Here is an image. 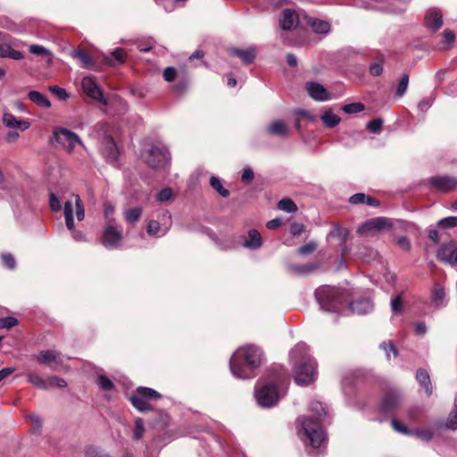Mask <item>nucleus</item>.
Here are the masks:
<instances>
[{"mask_svg":"<svg viewBox=\"0 0 457 457\" xmlns=\"http://www.w3.org/2000/svg\"><path fill=\"white\" fill-rule=\"evenodd\" d=\"M289 385L287 370L280 366H273L270 369L266 379L260 382L255 388V398L259 405L271 407L275 405Z\"/></svg>","mask_w":457,"mask_h":457,"instance_id":"obj_1","label":"nucleus"},{"mask_svg":"<svg viewBox=\"0 0 457 457\" xmlns=\"http://www.w3.org/2000/svg\"><path fill=\"white\" fill-rule=\"evenodd\" d=\"M262 357V349L256 345L239 347L230 357V370L238 378L254 377V370L261 365Z\"/></svg>","mask_w":457,"mask_h":457,"instance_id":"obj_2","label":"nucleus"},{"mask_svg":"<svg viewBox=\"0 0 457 457\" xmlns=\"http://www.w3.org/2000/svg\"><path fill=\"white\" fill-rule=\"evenodd\" d=\"M314 294L321 309L334 312L345 310L351 297L348 290L328 285L318 287Z\"/></svg>","mask_w":457,"mask_h":457,"instance_id":"obj_3","label":"nucleus"},{"mask_svg":"<svg viewBox=\"0 0 457 457\" xmlns=\"http://www.w3.org/2000/svg\"><path fill=\"white\" fill-rule=\"evenodd\" d=\"M311 408L316 412V418L304 417L302 420V428L304 436L309 440L312 448H319L325 439L324 431L321 428L320 421L322 417L327 415L326 407L320 402L312 403Z\"/></svg>","mask_w":457,"mask_h":457,"instance_id":"obj_4","label":"nucleus"},{"mask_svg":"<svg viewBox=\"0 0 457 457\" xmlns=\"http://www.w3.org/2000/svg\"><path fill=\"white\" fill-rule=\"evenodd\" d=\"M162 395L153 388L138 386L130 395L129 401L133 407L138 411L145 412L153 410V406L148 402L160 399Z\"/></svg>","mask_w":457,"mask_h":457,"instance_id":"obj_5","label":"nucleus"},{"mask_svg":"<svg viewBox=\"0 0 457 457\" xmlns=\"http://www.w3.org/2000/svg\"><path fill=\"white\" fill-rule=\"evenodd\" d=\"M98 132L103 133L101 152L105 160L110 162H115L119 157V150L112 136L109 133L110 125L101 122L96 125Z\"/></svg>","mask_w":457,"mask_h":457,"instance_id":"obj_6","label":"nucleus"},{"mask_svg":"<svg viewBox=\"0 0 457 457\" xmlns=\"http://www.w3.org/2000/svg\"><path fill=\"white\" fill-rule=\"evenodd\" d=\"M402 402V395L397 390L389 389L383 395L378 411L381 414L394 416L395 411L400 409Z\"/></svg>","mask_w":457,"mask_h":457,"instance_id":"obj_7","label":"nucleus"},{"mask_svg":"<svg viewBox=\"0 0 457 457\" xmlns=\"http://www.w3.org/2000/svg\"><path fill=\"white\" fill-rule=\"evenodd\" d=\"M316 362L314 360L308 359L295 369V381L298 385H309L314 380Z\"/></svg>","mask_w":457,"mask_h":457,"instance_id":"obj_8","label":"nucleus"},{"mask_svg":"<svg viewBox=\"0 0 457 457\" xmlns=\"http://www.w3.org/2000/svg\"><path fill=\"white\" fill-rule=\"evenodd\" d=\"M54 136L55 141L62 145L70 154L73 152L76 145H83L79 137L68 129L55 128L54 129Z\"/></svg>","mask_w":457,"mask_h":457,"instance_id":"obj_9","label":"nucleus"},{"mask_svg":"<svg viewBox=\"0 0 457 457\" xmlns=\"http://www.w3.org/2000/svg\"><path fill=\"white\" fill-rule=\"evenodd\" d=\"M144 158L147 165L153 169L165 168L170 160L168 151L155 145H152Z\"/></svg>","mask_w":457,"mask_h":457,"instance_id":"obj_10","label":"nucleus"},{"mask_svg":"<svg viewBox=\"0 0 457 457\" xmlns=\"http://www.w3.org/2000/svg\"><path fill=\"white\" fill-rule=\"evenodd\" d=\"M436 259L441 262L457 267V243L450 241L443 244L436 252Z\"/></svg>","mask_w":457,"mask_h":457,"instance_id":"obj_11","label":"nucleus"},{"mask_svg":"<svg viewBox=\"0 0 457 457\" xmlns=\"http://www.w3.org/2000/svg\"><path fill=\"white\" fill-rule=\"evenodd\" d=\"M428 184L435 191L448 193L457 187V179L450 176H433L428 179Z\"/></svg>","mask_w":457,"mask_h":457,"instance_id":"obj_12","label":"nucleus"},{"mask_svg":"<svg viewBox=\"0 0 457 457\" xmlns=\"http://www.w3.org/2000/svg\"><path fill=\"white\" fill-rule=\"evenodd\" d=\"M392 223L387 218L385 217H378L373 218L366 222H364L361 226H360L357 229V233L361 237H366L370 232L374 230H380L386 228H391Z\"/></svg>","mask_w":457,"mask_h":457,"instance_id":"obj_13","label":"nucleus"},{"mask_svg":"<svg viewBox=\"0 0 457 457\" xmlns=\"http://www.w3.org/2000/svg\"><path fill=\"white\" fill-rule=\"evenodd\" d=\"M121 240L122 232L120 230H118L112 225L104 227L102 234V244L104 247L109 249L117 248Z\"/></svg>","mask_w":457,"mask_h":457,"instance_id":"obj_14","label":"nucleus"},{"mask_svg":"<svg viewBox=\"0 0 457 457\" xmlns=\"http://www.w3.org/2000/svg\"><path fill=\"white\" fill-rule=\"evenodd\" d=\"M81 87L83 91L91 98L106 104V100L104 98V95L98 85L91 77H85L82 79Z\"/></svg>","mask_w":457,"mask_h":457,"instance_id":"obj_15","label":"nucleus"},{"mask_svg":"<svg viewBox=\"0 0 457 457\" xmlns=\"http://www.w3.org/2000/svg\"><path fill=\"white\" fill-rule=\"evenodd\" d=\"M425 23L431 31H437L443 26V15L440 10L429 9L425 15Z\"/></svg>","mask_w":457,"mask_h":457,"instance_id":"obj_16","label":"nucleus"},{"mask_svg":"<svg viewBox=\"0 0 457 457\" xmlns=\"http://www.w3.org/2000/svg\"><path fill=\"white\" fill-rule=\"evenodd\" d=\"M346 308L352 312L359 315L370 312L372 308V303L367 298H360L357 300H349Z\"/></svg>","mask_w":457,"mask_h":457,"instance_id":"obj_17","label":"nucleus"},{"mask_svg":"<svg viewBox=\"0 0 457 457\" xmlns=\"http://www.w3.org/2000/svg\"><path fill=\"white\" fill-rule=\"evenodd\" d=\"M305 87L309 96L316 101H326L329 99V93L320 83L312 81L307 82Z\"/></svg>","mask_w":457,"mask_h":457,"instance_id":"obj_18","label":"nucleus"},{"mask_svg":"<svg viewBox=\"0 0 457 457\" xmlns=\"http://www.w3.org/2000/svg\"><path fill=\"white\" fill-rule=\"evenodd\" d=\"M416 379L420 386L425 390L427 396H431L433 394V386L428 372L423 368H419L416 371Z\"/></svg>","mask_w":457,"mask_h":457,"instance_id":"obj_19","label":"nucleus"},{"mask_svg":"<svg viewBox=\"0 0 457 457\" xmlns=\"http://www.w3.org/2000/svg\"><path fill=\"white\" fill-rule=\"evenodd\" d=\"M3 123L7 128L19 129L21 131H24L30 127V123L29 121L17 120L16 117L10 112H4L3 114Z\"/></svg>","mask_w":457,"mask_h":457,"instance_id":"obj_20","label":"nucleus"},{"mask_svg":"<svg viewBox=\"0 0 457 457\" xmlns=\"http://www.w3.org/2000/svg\"><path fill=\"white\" fill-rule=\"evenodd\" d=\"M296 22H298V15L295 11L291 9L283 11L279 20V24L283 30H291Z\"/></svg>","mask_w":457,"mask_h":457,"instance_id":"obj_21","label":"nucleus"},{"mask_svg":"<svg viewBox=\"0 0 457 457\" xmlns=\"http://www.w3.org/2000/svg\"><path fill=\"white\" fill-rule=\"evenodd\" d=\"M189 76L185 71H181L178 75L176 83L173 85V90L179 96L185 95L189 88Z\"/></svg>","mask_w":457,"mask_h":457,"instance_id":"obj_22","label":"nucleus"},{"mask_svg":"<svg viewBox=\"0 0 457 457\" xmlns=\"http://www.w3.org/2000/svg\"><path fill=\"white\" fill-rule=\"evenodd\" d=\"M231 53L240 58L242 62L248 65L253 62V61L256 58V50L254 47L251 46L247 49H239V48H233L231 49Z\"/></svg>","mask_w":457,"mask_h":457,"instance_id":"obj_23","label":"nucleus"},{"mask_svg":"<svg viewBox=\"0 0 457 457\" xmlns=\"http://www.w3.org/2000/svg\"><path fill=\"white\" fill-rule=\"evenodd\" d=\"M73 58L78 59L81 66L87 69H93L96 66V62L90 56V54L82 48H77L71 53Z\"/></svg>","mask_w":457,"mask_h":457,"instance_id":"obj_24","label":"nucleus"},{"mask_svg":"<svg viewBox=\"0 0 457 457\" xmlns=\"http://www.w3.org/2000/svg\"><path fill=\"white\" fill-rule=\"evenodd\" d=\"M245 248L256 250L262 245V238L257 229L252 228L248 231V238L244 242Z\"/></svg>","mask_w":457,"mask_h":457,"instance_id":"obj_25","label":"nucleus"},{"mask_svg":"<svg viewBox=\"0 0 457 457\" xmlns=\"http://www.w3.org/2000/svg\"><path fill=\"white\" fill-rule=\"evenodd\" d=\"M127 58V53L123 48H116L110 56H105L104 63L109 66H115L117 63H124Z\"/></svg>","mask_w":457,"mask_h":457,"instance_id":"obj_26","label":"nucleus"},{"mask_svg":"<svg viewBox=\"0 0 457 457\" xmlns=\"http://www.w3.org/2000/svg\"><path fill=\"white\" fill-rule=\"evenodd\" d=\"M28 98L41 108H49L51 106V102L47 99V97L38 91H29L28 94Z\"/></svg>","mask_w":457,"mask_h":457,"instance_id":"obj_27","label":"nucleus"},{"mask_svg":"<svg viewBox=\"0 0 457 457\" xmlns=\"http://www.w3.org/2000/svg\"><path fill=\"white\" fill-rule=\"evenodd\" d=\"M445 297V287L439 284L435 283L431 290V300L436 306H442Z\"/></svg>","mask_w":457,"mask_h":457,"instance_id":"obj_28","label":"nucleus"},{"mask_svg":"<svg viewBox=\"0 0 457 457\" xmlns=\"http://www.w3.org/2000/svg\"><path fill=\"white\" fill-rule=\"evenodd\" d=\"M268 132L270 135L284 137L288 134V128L283 120H278L269 126Z\"/></svg>","mask_w":457,"mask_h":457,"instance_id":"obj_29","label":"nucleus"},{"mask_svg":"<svg viewBox=\"0 0 457 457\" xmlns=\"http://www.w3.org/2000/svg\"><path fill=\"white\" fill-rule=\"evenodd\" d=\"M308 24L316 33L326 34L330 30V24L328 21L316 18H311Z\"/></svg>","mask_w":457,"mask_h":457,"instance_id":"obj_30","label":"nucleus"},{"mask_svg":"<svg viewBox=\"0 0 457 457\" xmlns=\"http://www.w3.org/2000/svg\"><path fill=\"white\" fill-rule=\"evenodd\" d=\"M0 57H8L12 60H21L23 59L24 55L21 52L13 49L9 45H0Z\"/></svg>","mask_w":457,"mask_h":457,"instance_id":"obj_31","label":"nucleus"},{"mask_svg":"<svg viewBox=\"0 0 457 457\" xmlns=\"http://www.w3.org/2000/svg\"><path fill=\"white\" fill-rule=\"evenodd\" d=\"M57 354L52 350L41 351L37 357L39 363L46 364L50 367H52L53 362L57 363Z\"/></svg>","mask_w":457,"mask_h":457,"instance_id":"obj_32","label":"nucleus"},{"mask_svg":"<svg viewBox=\"0 0 457 457\" xmlns=\"http://www.w3.org/2000/svg\"><path fill=\"white\" fill-rule=\"evenodd\" d=\"M210 186L212 187V189H214L219 195H220L224 198L228 197L230 195L229 191L222 186L221 181L218 177H211Z\"/></svg>","mask_w":457,"mask_h":457,"instance_id":"obj_33","label":"nucleus"},{"mask_svg":"<svg viewBox=\"0 0 457 457\" xmlns=\"http://www.w3.org/2000/svg\"><path fill=\"white\" fill-rule=\"evenodd\" d=\"M445 427L453 430L457 429V394L455 395L453 407L449 413Z\"/></svg>","mask_w":457,"mask_h":457,"instance_id":"obj_34","label":"nucleus"},{"mask_svg":"<svg viewBox=\"0 0 457 457\" xmlns=\"http://www.w3.org/2000/svg\"><path fill=\"white\" fill-rule=\"evenodd\" d=\"M321 120L328 128H334L339 124L341 119L331 111H327L321 116Z\"/></svg>","mask_w":457,"mask_h":457,"instance_id":"obj_35","label":"nucleus"},{"mask_svg":"<svg viewBox=\"0 0 457 457\" xmlns=\"http://www.w3.org/2000/svg\"><path fill=\"white\" fill-rule=\"evenodd\" d=\"M84 457H112L108 453L105 451L95 447V446H87L85 448L84 451ZM124 457H130V455L127 454Z\"/></svg>","mask_w":457,"mask_h":457,"instance_id":"obj_36","label":"nucleus"},{"mask_svg":"<svg viewBox=\"0 0 457 457\" xmlns=\"http://www.w3.org/2000/svg\"><path fill=\"white\" fill-rule=\"evenodd\" d=\"M409 74L403 73L399 80L397 88L395 91V96L400 98L406 93L409 85Z\"/></svg>","mask_w":457,"mask_h":457,"instance_id":"obj_37","label":"nucleus"},{"mask_svg":"<svg viewBox=\"0 0 457 457\" xmlns=\"http://www.w3.org/2000/svg\"><path fill=\"white\" fill-rule=\"evenodd\" d=\"M141 215L142 209L140 207L128 209L124 213L125 220L129 223L137 222L140 219Z\"/></svg>","mask_w":457,"mask_h":457,"instance_id":"obj_38","label":"nucleus"},{"mask_svg":"<svg viewBox=\"0 0 457 457\" xmlns=\"http://www.w3.org/2000/svg\"><path fill=\"white\" fill-rule=\"evenodd\" d=\"M278 208L287 212H295L297 211V206L290 198H283L278 203Z\"/></svg>","mask_w":457,"mask_h":457,"instance_id":"obj_39","label":"nucleus"},{"mask_svg":"<svg viewBox=\"0 0 457 457\" xmlns=\"http://www.w3.org/2000/svg\"><path fill=\"white\" fill-rule=\"evenodd\" d=\"M28 380L29 383L40 389H47V382L41 377L34 372H29L27 374Z\"/></svg>","mask_w":457,"mask_h":457,"instance_id":"obj_40","label":"nucleus"},{"mask_svg":"<svg viewBox=\"0 0 457 457\" xmlns=\"http://www.w3.org/2000/svg\"><path fill=\"white\" fill-rule=\"evenodd\" d=\"M318 269V264L315 262H310L302 265H294L293 270L297 274H308Z\"/></svg>","mask_w":457,"mask_h":457,"instance_id":"obj_41","label":"nucleus"},{"mask_svg":"<svg viewBox=\"0 0 457 457\" xmlns=\"http://www.w3.org/2000/svg\"><path fill=\"white\" fill-rule=\"evenodd\" d=\"M391 426L394 430L403 435L411 436L413 434V431L409 429L403 422L398 420L395 418H393L391 420Z\"/></svg>","mask_w":457,"mask_h":457,"instance_id":"obj_42","label":"nucleus"},{"mask_svg":"<svg viewBox=\"0 0 457 457\" xmlns=\"http://www.w3.org/2000/svg\"><path fill=\"white\" fill-rule=\"evenodd\" d=\"M364 109L365 106L361 103H352L342 107V110L348 114L358 113L362 112Z\"/></svg>","mask_w":457,"mask_h":457,"instance_id":"obj_43","label":"nucleus"},{"mask_svg":"<svg viewBox=\"0 0 457 457\" xmlns=\"http://www.w3.org/2000/svg\"><path fill=\"white\" fill-rule=\"evenodd\" d=\"M145 433L144 421L141 418H137L135 420V427L133 430V438L135 440H139L143 437Z\"/></svg>","mask_w":457,"mask_h":457,"instance_id":"obj_44","label":"nucleus"},{"mask_svg":"<svg viewBox=\"0 0 457 457\" xmlns=\"http://www.w3.org/2000/svg\"><path fill=\"white\" fill-rule=\"evenodd\" d=\"M437 226L441 228H451L457 227V216H450L440 220Z\"/></svg>","mask_w":457,"mask_h":457,"instance_id":"obj_45","label":"nucleus"},{"mask_svg":"<svg viewBox=\"0 0 457 457\" xmlns=\"http://www.w3.org/2000/svg\"><path fill=\"white\" fill-rule=\"evenodd\" d=\"M97 384L104 391H110L114 388L113 382L105 375L98 377Z\"/></svg>","mask_w":457,"mask_h":457,"instance_id":"obj_46","label":"nucleus"},{"mask_svg":"<svg viewBox=\"0 0 457 457\" xmlns=\"http://www.w3.org/2000/svg\"><path fill=\"white\" fill-rule=\"evenodd\" d=\"M383 120L381 118H376L368 122L366 128L372 133H379L382 129Z\"/></svg>","mask_w":457,"mask_h":457,"instance_id":"obj_47","label":"nucleus"},{"mask_svg":"<svg viewBox=\"0 0 457 457\" xmlns=\"http://www.w3.org/2000/svg\"><path fill=\"white\" fill-rule=\"evenodd\" d=\"M317 243L312 241L309 242L297 249V253L300 255H308L312 253L317 249Z\"/></svg>","mask_w":457,"mask_h":457,"instance_id":"obj_48","label":"nucleus"},{"mask_svg":"<svg viewBox=\"0 0 457 457\" xmlns=\"http://www.w3.org/2000/svg\"><path fill=\"white\" fill-rule=\"evenodd\" d=\"M1 260L4 267L12 270L16 266V261L13 255L10 253H4L1 255Z\"/></svg>","mask_w":457,"mask_h":457,"instance_id":"obj_49","label":"nucleus"},{"mask_svg":"<svg viewBox=\"0 0 457 457\" xmlns=\"http://www.w3.org/2000/svg\"><path fill=\"white\" fill-rule=\"evenodd\" d=\"M443 36L445 39L444 42L446 45L445 49L448 50L453 46L455 41V33L453 30L446 29L444 30Z\"/></svg>","mask_w":457,"mask_h":457,"instance_id":"obj_50","label":"nucleus"},{"mask_svg":"<svg viewBox=\"0 0 457 457\" xmlns=\"http://www.w3.org/2000/svg\"><path fill=\"white\" fill-rule=\"evenodd\" d=\"M179 72L174 67H167L163 71V78L168 82H172L178 79Z\"/></svg>","mask_w":457,"mask_h":457,"instance_id":"obj_51","label":"nucleus"},{"mask_svg":"<svg viewBox=\"0 0 457 457\" xmlns=\"http://www.w3.org/2000/svg\"><path fill=\"white\" fill-rule=\"evenodd\" d=\"M49 91L54 96H56L60 100H66L69 97V95L66 92V90L58 86H50Z\"/></svg>","mask_w":457,"mask_h":457,"instance_id":"obj_52","label":"nucleus"},{"mask_svg":"<svg viewBox=\"0 0 457 457\" xmlns=\"http://www.w3.org/2000/svg\"><path fill=\"white\" fill-rule=\"evenodd\" d=\"M29 53L37 55V56H45L49 55L50 52L44 46L38 45H31L29 47Z\"/></svg>","mask_w":457,"mask_h":457,"instance_id":"obj_53","label":"nucleus"},{"mask_svg":"<svg viewBox=\"0 0 457 457\" xmlns=\"http://www.w3.org/2000/svg\"><path fill=\"white\" fill-rule=\"evenodd\" d=\"M172 197H173V192H172L171 188L165 187V188L162 189L157 194L156 198L159 202H167V201L172 199Z\"/></svg>","mask_w":457,"mask_h":457,"instance_id":"obj_54","label":"nucleus"},{"mask_svg":"<svg viewBox=\"0 0 457 457\" xmlns=\"http://www.w3.org/2000/svg\"><path fill=\"white\" fill-rule=\"evenodd\" d=\"M18 324V320L14 317H5L0 319V329L1 328H12Z\"/></svg>","mask_w":457,"mask_h":457,"instance_id":"obj_55","label":"nucleus"},{"mask_svg":"<svg viewBox=\"0 0 457 457\" xmlns=\"http://www.w3.org/2000/svg\"><path fill=\"white\" fill-rule=\"evenodd\" d=\"M49 206L53 212H59L62 208L61 202L57 195L54 193L49 195Z\"/></svg>","mask_w":457,"mask_h":457,"instance_id":"obj_56","label":"nucleus"},{"mask_svg":"<svg viewBox=\"0 0 457 457\" xmlns=\"http://www.w3.org/2000/svg\"><path fill=\"white\" fill-rule=\"evenodd\" d=\"M412 435L426 442L430 441L433 437V433L428 429H417Z\"/></svg>","mask_w":457,"mask_h":457,"instance_id":"obj_57","label":"nucleus"},{"mask_svg":"<svg viewBox=\"0 0 457 457\" xmlns=\"http://www.w3.org/2000/svg\"><path fill=\"white\" fill-rule=\"evenodd\" d=\"M402 294L398 295L396 297L392 299L391 301V308L392 311L395 313L401 312L403 311V298Z\"/></svg>","mask_w":457,"mask_h":457,"instance_id":"obj_58","label":"nucleus"},{"mask_svg":"<svg viewBox=\"0 0 457 457\" xmlns=\"http://www.w3.org/2000/svg\"><path fill=\"white\" fill-rule=\"evenodd\" d=\"M161 230L159 221L152 220L148 222L146 231L151 236H155Z\"/></svg>","mask_w":457,"mask_h":457,"instance_id":"obj_59","label":"nucleus"},{"mask_svg":"<svg viewBox=\"0 0 457 457\" xmlns=\"http://www.w3.org/2000/svg\"><path fill=\"white\" fill-rule=\"evenodd\" d=\"M46 382H47V386H50L65 387L67 386V383L63 378L55 377V376L49 378Z\"/></svg>","mask_w":457,"mask_h":457,"instance_id":"obj_60","label":"nucleus"},{"mask_svg":"<svg viewBox=\"0 0 457 457\" xmlns=\"http://www.w3.org/2000/svg\"><path fill=\"white\" fill-rule=\"evenodd\" d=\"M380 348H382L387 357L389 358V353L392 352L394 353V356H397L398 354V351L395 347V345L393 344V342L389 341V342H383L381 345H380Z\"/></svg>","mask_w":457,"mask_h":457,"instance_id":"obj_61","label":"nucleus"},{"mask_svg":"<svg viewBox=\"0 0 457 457\" xmlns=\"http://www.w3.org/2000/svg\"><path fill=\"white\" fill-rule=\"evenodd\" d=\"M254 178V173L253 170L249 167L245 168L241 176V180L245 184H249L253 181Z\"/></svg>","mask_w":457,"mask_h":457,"instance_id":"obj_62","label":"nucleus"},{"mask_svg":"<svg viewBox=\"0 0 457 457\" xmlns=\"http://www.w3.org/2000/svg\"><path fill=\"white\" fill-rule=\"evenodd\" d=\"M397 245L403 251L409 252L411 250V241L406 236L398 237Z\"/></svg>","mask_w":457,"mask_h":457,"instance_id":"obj_63","label":"nucleus"},{"mask_svg":"<svg viewBox=\"0 0 457 457\" xmlns=\"http://www.w3.org/2000/svg\"><path fill=\"white\" fill-rule=\"evenodd\" d=\"M370 73L372 75V76H379L382 74L383 72V65L381 62H373L370 65Z\"/></svg>","mask_w":457,"mask_h":457,"instance_id":"obj_64","label":"nucleus"}]
</instances>
